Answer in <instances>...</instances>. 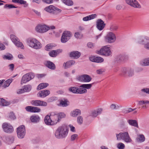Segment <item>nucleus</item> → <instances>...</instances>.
Wrapping results in <instances>:
<instances>
[{
  "label": "nucleus",
  "instance_id": "obj_39",
  "mask_svg": "<svg viewBox=\"0 0 149 149\" xmlns=\"http://www.w3.org/2000/svg\"><path fill=\"white\" fill-rule=\"evenodd\" d=\"M65 4L68 6H72L73 4V2L70 0H61Z\"/></svg>",
  "mask_w": 149,
  "mask_h": 149
},
{
  "label": "nucleus",
  "instance_id": "obj_37",
  "mask_svg": "<svg viewBox=\"0 0 149 149\" xmlns=\"http://www.w3.org/2000/svg\"><path fill=\"white\" fill-rule=\"evenodd\" d=\"M92 84H83L80 86V87L82 88L86 89H89L91 88L92 86Z\"/></svg>",
  "mask_w": 149,
  "mask_h": 149
},
{
  "label": "nucleus",
  "instance_id": "obj_15",
  "mask_svg": "<svg viewBox=\"0 0 149 149\" xmlns=\"http://www.w3.org/2000/svg\"><path fill=\"white\" fill-rule=\"evenodd\" d=\"M134 70L132 69L127 70L125 68L123 69L122 71V73L121 75L123 76H125L127 74L129 77L132 76L134 75Z\"/></svg>",
  "mask_w": 149,
  "mask_h": 149
},
{
  "label": "nucleus",
  "instance_id": "obj_38",
  "mask_svg": "<svg viewBox=\"0 0 149 149\" xmlns=\"http://www.w3.org/2000/svg\"><path fill=\"white\" fill-rule=\"evenodd\" d=\"M3 58L4 59L11 60L13 59V56L11 54H9L7 55H4L3 56Z\"/></svg>",
  "mask_w": 149,
  "mask_h": 149
},
{
  "label": "nucleus",
  "instance_id": "obj_11",
  "mask_svg": "<svg viewBox=\"0 0 149 149\" xmlns=\"http://www.w3.org/2000/svg\"><path fill=\"white\" fill-rule=\"evenodd\" d=\"M2 128L3 131L6 133H11L14 131L13 126L10 124L7 123H4L3 124Z\"/></svg>",
  "mask_w": 149,
  "mask_h": 149
},
{
  "label": "nucleus",
  "instance_id": "obj_60",
  "mask_svg": "<svg viewBox=\"0 0 149 149\" xmlns=\"http://www.w3.org/2000/svg\"><path fill=\"white\" fill-rule=\"evenodd\" d=\"M24 88L23 89H19L17 91V94H21L25 92Z\"/></svg>",
  "mask_w": 149,
  "mask_h": 149
},
{
  "label": "nucleus",
  "instance_id": "obj_42",
  "mask_svg": "<svg viewBox=\"0 0 149 149\" xmlns=\"http://www.w3.org/2000/svg\"><path fill=\"white\" fill-rule=\"evenodd\" d=\"M23 88L25 92H28L31 90V86L30 85H28L24 86Z\"/></svg>",
  "mask_w": 149,
  "mask_h": 149
},
{
  "label": "nucleus",
  "instance_id": "obj_62",
  "mask_svg": "<svg viewBox=\"0 0 149 149\" xmlns=\"http://www.w3.org/2000/svg\"><path fill=\"white\" fill-rule=\"evenodd\" d=\"M42 1L43 2L47 4H51L53 2V0H42Z\"/></svg>",
  "mask_w": 149,
  "mask_h": 149
},
{
  "label": "nucleus",
  "instance_id": "obj_58",
  "mask_svg": "<svg viewBox=\"0 0 149 149\" xmlns=\"http://www.w3.org/2000/svg\"><path fill=\"white\" fill-rule=\"evenodd\" d=\"M96 56H92L89 58L90 60L93 62H96Z\"/></svg>",
  "mask_w": 149,
  "mask_h": 149
},
{
  "label": "nucleus",
  "instance_id": "obj_63",
  "mask_svg": "<svg viewBox=\"0 0 149 149\" xmlns=\"http://www.w3.org/2000/svg\"><path fill=\"white\" fill-rule=\"evenodd\" d=\"M124 57L122 56H119L117 57L116 60L117 61H122L124 59Z\"/></svg>",
  "mask_w": 149,
  "mask_h": 149
},
{
  "label": "nucleus",
  "instance_id": "obj_43",
  "mask_svg": "<svg viewBox=\"0 0 149 149\" xmlns=\"http://www.w3.org/2000/svg\"><path fill=\"white\" fill-rule=\"evenodd\" d=\"M136 139L138 141L142 142L145 141V138L143 135L141 134L139 135Z\"/></svg>",
  "mask_w": 149,
  "mask_h": 149
},
{
  "label": "nucleus",
  "instance_id": "obj_26",
  "mask_svg": "<svg viewBox=\"0 0 149 149\" xmlns=\"http://www.w3.org/2000/svg\"><path fill=\"white\" fill-rule=\"evenodd\" d=\"M45 65L47 67L51 70H54L55 69L56 66L55 64L50 61H47Z\"/></svg>",
  "mask_w": 149,
  "mask_h": 149
},
{
  "label": "nucleus",
  "instance_id": "obj_5",
  "mask_svg": "<svg viewBox=\"0 0 149 149\" xmlns=\"http://www.w3.org/2000/svg\"><path fill=\"white\" fill-rule=\"evenodd\" d=\"M34 76V74L31 72L28 73L24 75L22 77L21 81V84L26 83L29 81L31 79H33Z\"/></svg>",
  "mask_w": 149,
  "mask_h": 149
},
{
  "label": "nucleus",
  "instance_id": "obj_32",
  "mask_svg": "<svg viewBox=\"0 0 149 149\" xmlns=\"http://www.w3.org/2000/svg\"><path fill=\"white\" fill-rule=\"evenodd\" d=\"M102 111V109L101 108L98 109L92 112V116L93 117H96L98 115L100 114Z\"/></svg>",
  "mask_w": 149,
  "mask_h": 149
},
{
  "label": "nucleus",
  "instance_id": "obj_34",
  "mask_svg": "<svg viewBox=\"0 0 149 149\" xmlns=\"http://www.w3.org/2000/svg\"><path fill=\"white\" fill-rule=\"evenodd\" d=\"M49 86V84L47 83H42L38 85L37 87V90H40L47 87Z\"/></svg>",
  "mask_w": 149,
  "mask_h": 149
},
{
  "label": "nucleus",
  "instance_id": "obj_61",
  "mask_svg": "<svg viewBox=\"0 0 149 149\" xmlns=\"http://www.w3.org/2000/svg\"><path fill=\"white\" fill-rule=\"evenodd\" d=\"M78 135L77 134H74L72 135L71 139L72 141L75 140L77 138Z\"/></svg>",
  "mask_w": 149,
  "mask_h": 149
},
{
  "label": "nucleus",
  "instance_id": "obj_64",
  "mask_svg": "<svg viewBox=\"0 0 149 149\" xmlns=\"http://www.w3.org/2000/svg\"><path fill=\"white\" fill-rule=\"evenodd\" d=\"M104 71L103 69H100L96 71V72L97 74H102L103 72Z\"/></svg>",
  "mask_w": 149,
  "mask_h": 149
},
{
  "label": "nucleus",
  "instance_id": "obj_44",
  "mask_svg": "<svg viewBox=\"0 0 149 149\" xmlns=\"http://www.w3.org/2000/svg\"><path fill=\"white\" fill-rule=\"evenodd\" d=\"M7 140L9 144H11L13 142L14 140V138L13 136H10L8 138Z\"/></svg>",
  "mask_w": 149,
  "mask_h": 149
},
{
  "label": "nucleus",
  "instance_id": "obj_54",
  "mask_svg": "<svg viewBox=\"0 0 149 149\" xmlns=\"http://www.w3.org/2000/svg\"><path fill=\"white\" fill-rule=\"evenodd\" d=\"M83 119L81 116H79L78 117L77 119V122L79 124H81L83 123Z\"/></svg>",
  "mask_w": 149,
  "mask_h": 149
},
{
  "label": "nucleus",
  "instance_id": "obj_52",
  "mask_svg": "<svg viewBox=\"0 0 149 149\" xmlns=\"http://www.w3.org/2000/svg\"><path fill=\"white\" fill-rule=\"evenodd\" d=\"M40 111V109L37 107H33L32 112H39Z\"/></svg>",
  "mask_w": 149,
  "mask_h": 149
},
{
  "label": "nucleus",
  "instance_id": "obj_51",
  "mask_svg": "<svg viewBox=\"0 0 149 149\" xmlns=\"http://www.w3.org/2000/svg\"><path fill=\"white\" fill-rule=\"evenodd\" d=\"M125 147L124 144L122 143H118L117 145V147L119 149H123Z\"/></svg>",
  "mask_w": 149,
  "mask_h": 149
},
{
  "label": "nucleus",
  "instance_id": "obj_19",
  "mask_svg": "<svg viewBox=\"0 0 149 149\" xmlns=\"http://www.w3.org/2000/svg\"><path fill=\"white\" fill-rule=\"evenodd\" d=\"M105 24L104 22L100 19L97 20V27L99 30H102L104 27Z\"/></svg>",
  "mask_w": 149,
  "mask_h": 149
},
{
  "label": "nucleus",
  "instance_id": "obj_57",
  "mask_svg": "<svg viewBox=\"0 0 149 149\" xmlns=\"http://www.w3.org/2000/svg\"><path fill=\"white\" fill-rule=\"evenodd\" d=\"M118 108V106H116V105L115 104H112L110 106V108L112 110L117 109L118 108Z\"/></svg>",
  "mask_w": 149,
  "mask_h": 149
},
{
  "label": "nucleus",
  "instance_id": "obj_23",
  "mask_svg": "<svg viewBox=\"0 0 149 149\" xmlns=\"http://www.w3.org/2000/svg\"><path fill=\"white\" fill-rule=\"evenodd\" d=\"M81 55V53L77 51H74L71 52L70 54V57H73L75 58H78Z\"/></svg>",
  "mask_w": 149,
  "mask_h": 149
},
{
  "label": "nucleus",
  "instance_id": "obj_1",
  "mask_svg": "<svg viewBox=\"0 0 149 149\" xmlns=\"http://www.w3.org/2000/svg\"><path fill=\"white\" fill-rule=\"evenodd\" d=\"M68 130L65 125H62L58 127L55 132V136L57 139L65 138L68 134Z\"/></svg>",
  "mask_w": 149,
  "mask_h": 149
},
{
  "label": "nucleus",
  "instance_id": "obj_45",
  "mask_svg": "<svg viewBox=\"0 0 149 149\" xmlns=\"http://www.w3.org/2000/svg\"><path fill=\"white\" fill-rule=\"evenodd\" d=\"M54 46L52 44L47 45L45 47V49L47 51H49L50 50L53 48Z\"/></svg>",
  "mask_w": 149,
  "mask_h": 149
},
{
  "label": "nucleus",
  "instance_id": "obj_29",
  "mask_svg": "<svg viewBox=\"0 0 149 149\" xmlns=\"http://www.w3.org/2000/svg\"><path fill=\"white\" fill-rule=\"evenodd\" d=\"M97 16L96 14H92L86 17H84L83 18V20L84 21H86L92 19H93Z\"/></svg>",
  "mask_w": 149,
  "mask_h": 149
},
{
  "label": "nucleus",
  "instance_id": "obj_24",
  "mask_svg": "<svg viewBox=\"0 0 149 149\" xmlns=\"http://www.w3.org/2000/svg\"><path fill=\"white\" fill-rule=\"evenodd\" d=\"M62 50L61 49H57L53 50L49 52V55L52 57H55L57 54L61 52Z\"/></svg>",
  "mask_w": 149,
  "mask_h": 149
},
{
  "label": "nucleus",
  "instance_id": "obj_14",
  "mask_svg": "<svg viewBox=\"0 0 149 149\" xmlns=\"http://www.w3.org/2000/svg\"><path fill=\"white\" fill-rule=\"evenodd\" d=\"M50 28L49 27L45 25H39L36 26V30L38 32L43 33L48 31Z\"/></svg>",
  "mask_w": 149,
  "mask_h": 149
},
{
  "label": "nucleus",
  "instance_id": "obj_3",
  "mask_svg": "<svg viewBox=\"0 0 149 149\" xmlns=\"http://www.w3.org/2000/svg\"><path fill=\"white\" fill-rule=\"evenodd\" d=\"M50 116L52 122L54 123V125L57 123L61 118H64L65 116V115L63 113H56L54 112L51 113Z\"/></svg>",
  "mask_w": 149,
  "mask_h": 149
},
{
  "label": "nucleus",
  "instance_id": "obj_47",
  "mask_svg": "<svg viewBox=\"0 0 149 149\" xmlns=\"http://www.w3.org/2000/svg\"><path fill=\"white\" fill-rule=\"evenodd\" d=\"M141 91L142 93H146L149 94V88H143L141 90Z\"/></svg>",
  "mask_w": 149,
  "mask_h": 149
},
{
  "label": "nucleus",
  "instance_id": "obj_33",
  "mask_svg": "<svg viewBox=\"0 0 149 149\" xmlns=\"http://www.w3.org/2000/svg\"><path fill=\"white\" fill-rule=\"evenodd\" d=\"M81 111L80 110L76 109L72 111L71 113V115L72 117H76L77 115L81 114Z\"/></svg>",
  "mask_w": 149,
  "mask_h": 149
},
{
  "label": "nucleus",
  "instance_id": "obj_20",
  "mask_svg": "<svg viewBox=\"0 0 149 149\" xmlns=\"http://www.w3.org/2000/svg\"><path fill=\"white\" fill-rule=\"evenodd\" d=\"M44 121L45 123L47 125H53L54 123L52 122L50 116L47 115L44 118Z\"/></svg>",
  "mask_w": 149,
  "mask_h": 149
},
{
  "label": "nucleus",
  "instance_id": "obj_48",
  "mask_svg": "<svg viewBox=\"0 0 149 149\" xmlns=\"http://www.w3.org/2000/svg\"><path fill=\"white\" fill-rule=\"evenodd\" d=\"M118 29V27L117 26L113 25L110 26V30L111 31H116Z\"/></svg>",
  "mask_w": 149,
  "mask_h": 149
},
{
  "label": "nucleus",
  "instance_id": "obj_53",
  "mask_svg": "<svg viewBox=\"0 0 149 149\" xmlns=\"http://www.w3.org/2000/svg\"><path fill=\"white\" fill-rule=\"evenodd\" d=\"M95 45L94 44L91 42H89L87 44V46L89 48H93L95 47Z\"/></svg>",
  "mask_w": 149,
  "mask_h": 149
},
{
  "label": "nucleus",
  "instance_id": "obj_46",
  "mask_svg": "<svg viewBox=\"0 0 149 149\" xmlns=\"http://www.w3.org/2000/svg\"><path fill=\"white\" fill-rule=\"evenodd\" d=\"M4 8L10 9L13 8H17V7L15 6L12 4H6L4 6Z\"/></svg>",
  "mask_w": 149,
  "mask_h": 149
},
{
  "label": "nucleus",
  "instance_id": "obj_2",
  "mask_svg": "<svg viewBox=\"0 0 149 149\" xmlns=\"http://www.w3.org/2000/svg\"><path fill=\"white\" fill-rule=\"evenodd\" d=\"M28 45L31 47L36 49L41 48L42 45L35 38H29L27 40Z\"/></svg>",
  "mask_w": 149,
  "mask_h": 149
},
{
  "label": "nucleus",
  "instance_id": "obj_22",
  "mask_svg": "<svg viewBox=\"0 0 149 149\" xmlns=\"http://www.w3.org/2000/svg\"><path fill=\"white\" fill-rule=\"evenodd\" d=\"M138 104L141 106L142 109H146L147 108V104H149V101L148 100H140Z\"/></svg>",
  "mask_w": 149,
  "mask_h": 149
},
{
  "label": "nucleus",
  "instance_id": "obj_17",
  "mask_svg": "<svg viewBox=\"0 0 149 149\" xmlns=\"http://www.w3.org/2000/svg\"><path fill=\"white\" fill-rule=\"evenodd\" d=\"M31 104L35 106H46L47 105L46 102L40 100H33L31 102Z\"/></svg>",
  "mask_w": 149,
  "mask_h": 149
},
{
  "label": "nucleus",
  "instance_id": "obj_50",
  "mask_svg": "<svg viewBox=\"0 0 149 149\" xmlns=\"http://www.w3.org/2000/svg\"><path fill=\"white\" fill-rule=\"evenodd\" d=\"M104 59L101 57H97L96 58V63H102L104 61Z\"/></svg>",
  "mask_w": 149,
  "mask_h": 149
},
{
  "label": "nucleus",
  "instance_id": "obj_8",
  "mask_svg": "<svg viewBox=\"0 0 149 149\" xmlns=\"http://www.w3.org/2000/svg\"><path fill=\"white\" fill-rule=\"evenodd\" d=\"M17 132L18 138L20 139L23 138L26 133V130L24 126L22 125L17 128Z\"/></svg>",
  "mask_w": 149,
  "mask_h": 149
},
{
  "label": "nucleus",
  "instance_id": "obj_55",
  "mask_svg": "<svg viewBox=\"0 0 149 149\" xmlns=\"http://www.w3.org/2000/svg\"><path fill=\"white\" fill-rule=\"evenodd\" d=\"M33 107L31 106H27L26 107V109L28 111L32 112Z\"/></svg>",
  "mask_w": 149,
  "mask_h": 149
},
{
  "label": "nucleus",
  "instance_id": "obj_4",
  "mask_svg": "<svg viewBox=\"0 0 149 149\" xmlns=\"http://www.w3.org/2000/svg\"><path fill=\"white\" fill-rule=\"evenodd\" d=\"M116 136L117 138V139L118 140L122 139L127 143H130L132 141V140L127 132H121L118 134H116Z\"/></svg>",
  "mask_w": 149,
  "mask_h": 149
},
{
  "label": "nucleus",
  "instance_id": "obj_25",
  "mask_svg": "<svg viewBox=\"0 0 149 149\" xmlns=\"http://www.w3.org/2000/svg\"><path fill=\"white\" fill-rule=\"evenodd\" d=\"M75 62L74 60H70L68 61L66 63H63V66L65 67V68H68L71 67L72 65H74Z\"/></svg>",
  "mask_w": 149,
  "mask_h": 149
},
{
  "label": "nucleus",
  "instance_id": "obj_49",
  "mask_svg": "<svg viewBox=\"0 0 149 149\" xmlns=\"http://www.w3.org/2000/svg\"><path fill=\"white\" fill-rule=\"evenodd\" d=\"M54 11L53 14H57L59 13H60L61 12V10L58 9L57 8H56L55 7V9H54Z\"/></svg>",
  "mask_w": 149,
  "mask_h": 149
},
{
  "label": "nucleus",
  "instance_id": "obj_6",
  "mask_svg": "<svg viewBox=\"0 0 149 149\" xmlns=\"http://www.w3.org/2000/svg\"><path fill=\"white\" fill-rule=\"evenodd\" d=\"M68 90L74 93L77 94H83L87 92V90L85 89L78 88L76 87H71L69 88Z\"/></svg>",
  "mask_w": 149,
  "mask_h": 149
},
{
  "label": "nucleus",
  "instance_id": "obj_36",
  "mask_svg": "<svg viewBox=\"0 0 149 149\" xmlns=\"http://www.w3.org/2000/svg\"><path fill=\"white\" fill-rule=\"evenodd\" d=\"M140 64L143 66L149 65V58H145L141 61V62Z\"/></svg>",
  "mask_w": 149,
  "mask_h": 149
},
{
  "label": "nucleus",
  "instance_id": "obj_30",
  "mask_svg": "<svg viewBox=\"0 0 149 149\" xmlns=\"http://www.w3.org/2000/svg\"><path fill=\"white\" fill-rule=\"evenodd\" d=\"M128 122L130 125L137 128L139 127L138 123L136 120H129Z\"/></svg>",
  "mask_w": 149,
  "mask_h": 149
},
{
  "label": "nucleus",
  "instance_id": "obj_31",
  "mask_svg": "<svg viewBox=\"0 0 149 149\" xmlns=\"http://www.w3.org/2000/svg\"><path fill=\"white\" fill-rule=\"evenodd\" d=\"M148 40H149V39L148 38L144 37H142L139 39V42L140 44L144 45H145V44L147 43L148 41Z\"/></svg>",
  "mask_w": 149,
  "mask_h": 149
},
{
  "label": "nucleus",
  "instance_id": "obj_40",
  "mask_svg": "<svg viewBox=\"0 0 149 149\" xmlns=\"http://www.w3.org/2000/svg\"><path fill=\"white\" fill-rule=\"evenodd\" d=\"M12 1L15 3H18L21 4H25L26 3V1L23 0H12Z\"/></svg>",
  "mask_w": 149,
  "mask_h": 149
},
{
  "label": "nucleus",
  "instance_id": "obj_18",
  "mask_svg": "<svg viewBox=\"0 0 149 149\" xmlns=\"http://www.w3.org/2000/svg\"><path fill=\"white\" fill-rule=\"evenodd\" d=\"M50 92L48 90H44L39 91L37 94V96L41 97H45L49 95Z\"/></svg>",
  "mask_w": 149,
  "mask_h": 149
},
{
  "label": "nucleus",
  "instance_id": "obj_28",
  "mask_svg": "<svg viewBox=\"0 0 149 149\" xmlns=\"http://www.w3.org/2000/svg\"><path fill=\"white\" fill-rule=\"evenodd\" d=\"M31 121L33 123L38 122L40 120V118L38 115H33L31 117Z\"/></svg>",
  "mask_w": 149,
  "mask_h": 149
},
{
  "label": "nucleus",
  "instance_id": "obj_41",
  "mask_svg": "<svg viewBox=\"0 0 149 149\" xmlns=\"http://www.w3.org/2000/svg\"><path fill=\"white\" fill-rule=\"evenodd\" d=\"M13 79H9L7 80L4 84V86L5 87H6L9 86L10 84L12 81Z\"/></svg>",
  "mask_w": 149,
  "mask_h": 149
},
{
  "label": "nucleus",
  "instance_id": "obj_35",
  "mask_svg": "<svg viewBox=\"0 0 149 149\" xmlns=\"http://www.w3.org/2000/svg\"><path fill=\"white\" fill-rule=\"evenodd\" d=\"M9 103L7 102L3 98H0V105L2 106H6L9 105Z\"/></svg>",
  "mask_w": 149,
  "mask_h": 149
},
{
  "label": "nucleus",
  "instance_id": "obj_59",
  "mask_svg": "<svg viewBox=\"0 0 149 149\" xmlns=\"http://www.w3.org/2000/svg\"><path fill=\"white\" fill-rule=\"evenodd\" d=\"M74 36L77 38H80L82 36L78 32L75 33L74 34Z\"/></svg>",
  "mask_w": 149,
  "mask_h": 149
},
{
  "label": "nucleus",
  "instance_id": "obj_21",
  "mask_svg": "<svg viewBox=\"0 0 149 149\" xmlns=\"http://www.w3.org/2000/svg\"><path fill=\"white\" fill-rule=\"evenodd\" d=\"M60 103L58 105V106L63 107H66L69 105V102L66 99H63L60 101Z\"/></svg>",
  "mask_w": 149,
  "mask_h": 149
},
{
  "label": "nucleus",
  "instance_id": "obj_56",
  "mask_svg": "<svg viewBox=\"0 0 149 149\" xmlns=\"http://www.w3.org/2000/svg\"><path fill=\"white\" fill-rule=\"evenodd\" d=\"M9 118L12 119H15V117L13 112H11L9 114Z\"/></svg>",
  "mask_w": 149,
  "mask_h": 149
},
{
  "label": "nucleus",
  "instance_id": "obj_10",
  "mask_svg": "<svg viewBox=\"0 0 149 149\" xmlns=\"http://www.w3.org/2000/svg\"><path fill=\"white\" fill-rule=\"evenodd\" d=\"M10 38L16 46L18 47H20L22 49H24V46L23 44L19 41V39L15 36L11 35Z\"/></svg>",
  "mask_w": 149,
  "mask_h": 149
},
{
  "label": "nucleus",
  "instance_id": "obj_7",
  "mask_svg": "<svg viewBox=\"0 0 149 149\" xmlns=\"http://www.w3.org/2000/svg\"><path fill=\"white\" fill-rule=\"evenodd\" d=\"M97 54L106 56H108L111 54L109 47L104 46L99 50L97 51Z\"/></svg>",
  "mask_w": 149,
  "mask_h": 149
},
{
  "label": "nucleus",
  "instance_id": "obj_9",
  "mask_svg": "<svg viewBox=\"0 0 149 149\" xmlns=\"http://www.w3.org/2000/svg\"><path fill=\"white\" fill-rule=\"evenodd\" d=\"M116 38L115 34L112 32H109L105 37L106 42L109 43H112L115 41Z\"/></svg>",
  "mask_w": 149,
  "mask_h": 149
},
{
  "label": "nucleus",
  "instance_id": "obj_13",
  "mask_svg": "<svg viewBox=\"0 0 149 149\" xmlns=\"http://www.w3.org/2000/svg\"><path fill=\"white\" fill-rule=\"evenodd\" d=\"M77 79L81 82H88L91 81L92 78L89 75L85 74L78 76Z\"/></svg>",
  "mask_w": 149,
  "mask_h": 149
},
{
  "label": "nucleus",
  "instance_id": "obj_16",
  "mask_svg": "<svg viewBox=\"0 0 149 149\" xmlns=\"http://www.w3.org/2000/svg\"><path fill=\"white\" fill-rule=\"evenodd\" d=\"M126 3L135 8H140L141 6L136 0H125Z\"/></svg>",
  "mask_w": 149,
  "mask_h": 149
},
{
  "label": "nucleus",
  "instance_id": "obj_12",
  "mask_svg": "<svg viewBox=\"0 0 149 149\" xmlns=\"http://www.w3.org/2000/svg\"><path fill=\"white\" fill-rule=\"evenodd\" d=\"M71 36V32L69 31H65L63 33L61 38V41L62 43H65L70 39Z\"/></svg>",
  "mask_w": 149,
  "mask_h": 149
},
{
  "label": "nucleus",
  "instance_id": "obj_27",
  "mask_svg": "<svg viewBox=\"0 0 149 149\" xmlns=\"http://www.w3.org/2000/svg\"><path fill=\"white\" fill-rule=\"evenodd\" d=\"M55 6L53 5H50L49 6L46 7L45 8V10L50 13L53 14L54 11Z\"/></svg>",
  "mask_w": 149,
  "mask_h": 149
}]
</instances>
